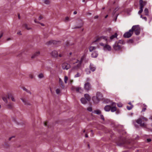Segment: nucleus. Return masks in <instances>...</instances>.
<instances>
[{
  "mask_svg": "<svg viewBox=\"0 0 152 152\" xmlns=\"http://www.w3.org/2000/svg\"><path fill=\"white\" fill-rule=\"evenodd\" d=\"M113 48L116 51L121 50L122 48L121 46L119 45L117 42H116L113 45Z\"/></svg>",
  "mask_w": 152,
  "mask_h": 152,
  "instance_id": "obj_5",
  "label": "nucleus"
},
{
  "mask_svg": "<svg viewBox=\"0 0 152 152\" xmlns=\"http://www.w3.org/2000/svg\"><path fill=\"white\" fill-rule=\"evenodd\" d=\"M111 106L109 105H107L104 108V110L106 111H109L110 110Z\"/></svg>",
  "mask_w": 152,
  "mask_h": 152,
  "instance_id": "obj_13",
  "label": "nucleus"
},
{
  "mask_svg": "<svg viewBox=\"0 0 152 152\" xmlns=\"http://www.w3.org/2000/svg\"><path fill=\"white\" fill-rule=\"evenodd\" d=\"M62 68L64 69H68L70 67V65L69 64L65 62L62 65Z\"/></svg>",
  "mask_w": 152,
  "mask_h": 152,
  "instance_id": "obj_6",
  "label": "nucleus"
},
{
  "mask_svg": "<svg viewBox=\"0 0 152 152\" xmlns=\"http://www.w3.org/2000/svg\"><path fill=\"white\" fill-rule=\"evenodd\" d=\"M118 35L117 33H115L114 35H113L111 36L110 37V39L111 40H112L115 38H116Z\"/></svg>",
  "mask_w": 152,
  "mask_h": 152,
  "instance_id": "obj_18",
  "label": "nucleus"
},
{
  "mask_svg": "<svg viewBox=\"0 0 152 152\" xmlns=\"http://www.w3.org/2000/svg\"><path fill=\"white\" fill-rule=\"evenodd\" d=\"M133 32L131 29L129 31L125 32L123 35V37L125 38H128L131 37L133 34Z\"/></svg>",
  "mask_w": 152,
  "mask_h": 152,
  "instance_id": "obj_3",
  "label": "nucleus"
},
{
  "mask_svg": "<svg viewBox=\"0 0 152 152\" xmlns=\"http://www.w3.org/2000/svg\"><path fill=\"white\" fill-rule=\"evenodd\" d=\"M68 79V77L66 76H65L64 77V81L65 83H67V80Z\"/></svg>",
  "mask_w": 152,
  "mask_h": 152,
  "instance_id": "obj_37",
  "label": "nucleus"
},
{
  "mask_svg": "<svg viewBox=\"0 0 152 152\" xmlns=\"http://www.w3.org/2000/svg\"><path fill=\"white\" fill-rule=\"evenodd\" d=\"M83 26V24H81L80 26H76L74 28L75 29L79 28H80Z\"/></svg>",
  "mask_w": 152,
  "mask_h": 152,
  "instance_id": "obj_46",
  "label": "nucleus"
},
{
  "mask_svg": "<svg viewBox=\"0 0 152 152\" xmlns=\"http://www.w3.org/2000/svg\"><path fill=\"white\" fill-rule=\"evenodd\" d=\"M100 40V38H98L96 39L95 41V42H96L99 41Z\"/></svg>",
  "mask_w": 152,
  "mask_h": 152,
  "instance_id": "obj_54",
  "label": "nucleus"
},
{
  "mask_svg": "<svg viewBox=\"0 0 152 152\" xmlns=\"http://www.w3.org/2000/svg\"><path fill=\"white\" fill-rule=\"evenodd\" d=\"M133 107V105H131V106H126V108L128 110H131V109H132V108Z\"/></svg>",
  "mask_w": 152,
  "mask_h": 152,
  "instance_id": "obj_33",
  "label": "nucleus"
},
{
  "mask_svg": "<svg viewBox=\"0 0 152 152\" xmlns=\"http://www.w3.org/2000/svg\"><path fill=\"white\" fill-rule=\"evenodd\" d=\"M58 56H59V57H62V56H63V55H62V54H59V55H58Z\"/></svg>",
  "mask_w": 152,
  "mask_h": 152,
  "instance_id": "obj_64",
  "label": "nucleus"
},
{
  "mask_svg": "<svg viewBox=\"0 0 152 152\" xmlns=\"http://www.w3.org/2000/svg\"><path fill=\"white\" fill-rule=\"evenodd\" d=\"M65 20L66 21H68L69 20V18L68 17H66L65 18Z\"/></svg>",
  "mask_w": 152,
  "mask_h": 152,
  "instance_id": "obj_53",
  "label": "nucleus"
},
{
  "mask_svg": "<svg viewBox=\"0 0 152 152\" xmlns=\"http://www.w3.org/2000/svg\"><path fill=\"white\" fill-rule=\"evenodd\" d=\"M34 21L35 23H39V22H38L37 21V20L36 19H34Z\"/></svg>",
  "mask_w": 152,
  "mask_h": 152,
  "instance_id": "obj_56",
  "label": "nucleus"
},
{
  "mask_svg": "<svg viewBox=\"0 0 152 152\" xmlns=\"http://www.w3.org/2000/svg\"><path fill=\"white\" fill-rule=\"evenodd\" d=\"M23 90L26 91L27 92L29 90H28L25 87H23Z\"/></svg>",
  "mask_w": 152,
  "mask_h": 152,
  "instance_id": "obj_47",
  "label": "nucleus"
},
{
  "mask_svg": "<svg viewBox=\"0 0 152 152\" xmlns=\"http://www.w3.org/2000/svg\"><path fill=\"white\" fill-rule=\"evenodd\" d=\"M104 49L105 50L110 51L111 49V48L109 45L105 44L104 46Z\"/></svg>",
  "mask_w": 152,
  "mask_h": 152,
  "instance_id": "obj_11",
  "label": "nucleus"
},
{
  "mask_svg": "<svg viewBox=\"0 0 152 152\" xmlns=\"http://www.w3.org/2000/svg\"><path fill=\"white\" fill-rule=\"evenodd\" d=\"M8 98V95L6 96V97H3L2 98L3 100L6 103L7 102V98Z\"/></svg>",
  "mask_w": 152,
  "mask_h": 152,
  "instance_id": "obj_29",
  "label": "nucleus"
},
{
  "mask_svg": "<svg viewBox=\"0 0 152 152\" xmlns=\"http://www.w3.org/2000/svg\"><path fill=\"white\" fill-rule=\"evenodd\" d=\"M60 90L58 88L56 89V92L57 94H59L60 93Z\"/></svg>",
  "mask_w": 152,
  "mask_h": 152,
  "instance_id": "obj_41",
  "label": "nucleus"
},
{
  "mask_svg": "<svg viewBox=\"0 0 152 152\" xmlns=\"http://www.w3.org/2000/svg\"><path fill=\"white\" fill-rule=\"evenodd\" d=\"M92 99L94 102L95 103H97L99 101V99L96 96H93Z\"/></svg>",
  "mask_w": 152,
  "mask_h": 152,
  "instance_id": "obj_8",
  "label": "nucleus"
},
{
  "mask_svg": "<svg viewBox=\"0 0 152 152\" xmlns=\"http://www.w3.org/2000/svg\"><path fill=\"white\" fill-rule=\"evenodd\" d=\"M87 110L89 112H91L92 111V107H89L87 108Z\"/></svg>",
  "mask_w": 152,
  "mask_h": 152,
  "instance_id": "obj_44",
  "label": "nucleus"
},
{
  "mask_svg": "<svg viewBox=\"0 0 152 152\" xmlns=\"http://www.w3.org/2000/svg\"><path fill=\"white\" fill-rule=\"evenodd\" d=\"M44 2L46 4H48L50 3V1L48 0H45L44 1Z\"/></svg>",
  "mask_w": 152,
  "mask_h": 152,
  "instance_id": "obj_38",
  "label": "nucleus"
},
{
  "mask_svg": "<svg viewBox=\"0 0 152 152\" xmlns=\"http://www.w3.org/2000/svg\"><path fill=\"white\" fill-rule=\"evenodd\" d=\"M101 38L104 39L106 40H107V37L106 36H102L101 37Z\"/></svg>",
  "mask_w": 152,
  "mask_h": 152,
  "instance_id": "obj_45",
  "label": "nucleus"
},
{
  "mask_svg": "<svg viewBox=\"0 0 152 152\" xmlns=\"http://www.w3.org/2000/svg\"><path fill=\"white\" fill-rule=\"evenodd\" d=\"M82 63V61H80L79 63L77 65V66L73 67V69H77L81 66Z\"/></svg>",
  "mask_w": 152,
  "mask_h": 152,
  "instance_id": "obj_10",
  "label": "nucleus"
},
{
  "mask_svg": "<svg viewBox=\"0 0 152 152\" xmlns=\"http://www.w3.org/2000/svg\"><path fill=\"white\" fill-rule=\"evenodd\" d=\"M3 33L1 32L0 35V39L2 37L3 35Z\"/></svg>",
  "mask_w": 152,
  "mask_h": 152,
  "instance_id": "obj_57",
  "label": "nucleus"
},
{
  "mask_svg": "<svg viewBox=\"0 0 152 152\" xmlns=\"http://www.w3.org/2000/svg\"><path fill=\"white\" fill-rule=\"evenodd\" d=\"M80 73L78 72H77V73L75 75V77H80Z\"/></svg>",
  "mask_w": 152,
  "mask_h": 152,
  "instance_id": "obj_40",
  "label": "nucleus"
},
{
  "mask_svg": "<svg viewBox=\"0 0 152 152\" xmlns=\"http://www.w3.org/2000/svg\"><path fill=\"white\" fill-rule=\"evenodd\" d=\"M146 110V108H143L142 110V112L145 111Z\"/></svg>",
  "mask_w": 152,
  "mask_h": 152,
  "instance_id": "obj_55",
  "label": "nucleus"
},
{
  "mask_svg": "<svg viewBox=\"0 0 152 152\" xmlns=\"http://www.w3.org/2000/svg\"><path fill=\"white\" fill-rule=\"evenodd\" d=\"M18 18L19 19H20V16L19 14H18Z\"/></svg>",
  "mask_w": 152,
  "mask_h": 152,
  "instance_id": "obj_63",
  "label": "nucleus"
},
{
  "mask_svg": "<svg viewBox=\"0 0 152 152\" xmlns=\"http://www.w3.org/2000/svg\"><path fill=\"white\" fill-rule=\"evenodd\" d=\"M94 113L97 114H100L101 113V111L100 110H96L94 111Z\"/></svg>",
  "mask_w": 152,
  "mask_h": 152,
  "instance_id": "obj_28",
  "label": "nucleus"
},
{
  "mask_svg": "<svg viewBox=\"0 0 152 152\" xmlns=\"http://www.w3.org/2000/svg\"><path fill=\"white\" fill-rule=\"evenodd\" d=\"M21 100L25 104V105H30V104L27 102V101L25 99H21Z\"/></svg>",
  "mask_w": 152,
  "mask_h": 152,
  "instance_id": "obj_23",
  "label": "nucleus"
},
{
  "mask_svg": "<svg viewBox=\"0 0 152 152\" xmlns=\"http://www.w3.org/2000/svg\"><path fill=\"white\" fill-rule=\"evenodd\" d=\"M99 44L101 46H103L104 48V46L105 44H103L102 43H100Z\"/></svg>",
  "mask_w": 152,
  "mask_h": 152,
  "instance_id": "obj_48",
  "label": "nucleus"
},
{
  "mask_svg": "<svg viewBox=\"0 0 152 152\" xmlns=\"http://www.w3.org/2000/svg\"><path fill=\"white\" fill-rule=\"evenodd\" d=\"M91 86L89 82H87L84 84V88L85 90L88 91L91 89Z\"/></svg>",
  "mask_w": 152,
  "mask_h": 152,
  "instance_id": "obj_4",
  "label": "nucleus"
},
{
  "mask_svg": "<svg viewBox=\"0 0 152 152\" xmlns=\"http://www.w3.org/2000/svg\"><path fill=\"white\" fill-rule=\"evenodd\" d=\"M84 96L85 99L88 101H90L91 100V98L90 96L88 94H85L84 95Z\"/></svg>",
  "mask_w": 152,
  "mask_h": 152,
  "instance_id": "obj_15",
  "label": "nucleus"
},
{
  "mask_svg": "<svg viewBox=\"0 0 152 152\" xmlns=\"http://www.w3.org/2000/svg\"><path fill=\"white\" fill-rule=\"evenodd\" d=\"M59 83L61 84L62 87H64V85H63V83L60 79H59Z\"/></svg>",
  "mask_w": 152,
  "mask_h": 152,
  "instance_id": "obj_39",
  "label": "nucleus"
},
{
  "mask_svg": "<svg viewBox=\"0 0 152 152\" xmlns=\"http://www.w3.org/2000/svg\"><path fill=\"white\" fill-rule=\"evenodd\" d=\"M80 61L79 60H77V61L75 63H79Z\"/></svg>",
  "mask_w": 152,
  "mask_h": 152,
  "instance_id": "obj_60",
  "label": "nucleus"
},
{
  "mask_svg": "<svg viewBox=\"0 0 152 152\" xmlns=\"http://www.w3.org/2000/svg\"><path fill=\"white\" fill-rule=\"evenodd\" d=\"M116 109H117V108H116V107L115 106L113 107H111L110 110L112 112H115L116 111Z\"/></svg>",
  "mask_w": 152,
  "mask_h": 152,
  "instance_id": "obj_25",
  "label": "nucleus"
},
{
  "mask_svg": "<svg viewBox=\"0 0 152 152\" xmlns=\"http://www.w3.org/2000/svg\"><path fill=\"white\" fill-rule=\"evenodd\" d=\"M98 17H99V16L98 15H96V16H95V17H94V18L95 19H97L98 18Z\"/></svg>",
  "mask_w": 152,
  "mask_h": 152,
  "instance_id": "obj_58",
  "label": "nucleus"
},
{
  "mask_svg": "<svg viewBox=\"0 0 152 152\" xmlns=\"http://www.w3.org/2000/svg\"><path fill=\"white\" fill-rule=\"evenodd\" d=\"M142 19H144L145 21L147 20V18L145 17H143L142 18Z\"/></svg>",
  "mask_w": 152,
  "mask_h": 152,
  "instance_id": "obj_59",
  "label": "nucleus"
},
{
  "mask_svg": "<svg viewBox=\"0 0 152 152\" xmlns=\"http://www.w3.org/2000/svg\"><path fill=\"white\" fill-rule=\"evenodd\" d=\"M38 77L39 78H42L44 76H43V74L42 73H40Z\"/></svg>",
  "mask_w": 152,
  "mask_h": 152,
  "instance_id": "obj_34",
  "label": "nucleus"
},
{
  "mask_svg": "<svg viewBox=\"0 0 152 152\" xmlns=\"http://www.w3.org/2000/svg\"><path fill=\"white\" fill-rule=\"evenodd\" d=\"M51 56L53 58H56L58 56V53L56 51L54 50L52 51L50 53Z\"/></svg>",
  "mask_w": 152,
  "mask_h": 152,
  "instance_id": "obj_7",
  "label": "nucleus"
},
{
  "mask_svg": "<svg viewBox=\"0 0 152 152\" xmlns=\"http://www.w3.org/2000/svg\"><path fill=\"white\" fill-rule=\"evenodd\" d=\"M131 29L133 32L134 31L136 35H138L140 34V28L139 25H137L133 26Z\"/></svg>",
  "mask_w": 152,
  "mask_h": 152,
  "instance_id": "obj_1",
  "label": "nucleus"
},
{
  "mask_svg": "<svg viewBox=\"0 0 152 152\" xmlns=\"http://www.w3.org/2000/svg\"><path fill=\"white\" fill-rule=\"evenodd\" d=\"M96 96L100 99H102V95L100 92H97L96 94Z\"/></svg>",
  "mask_w": 152,
  "mask_h": 152,
  "instance_id": "obj_9",
  "label": "nucleus"
},
{
  "mask_svg": "<svg viewBox=\"0 0 152 152\" xmlns=\"http://www.w3.org/2000/svg\"><path fill=\"white\" fill-rule=\"evenodd\" d=\"M22 26L25 27L27 30H29L31 29V28L28 27V25L26 23H24L23 24Z\"/></svg>",
  "mask_w": 152,
  "mask_h": 152,
  "instance_id": "obj_20",
  "label": "nucleus"
},
{
  "mask_svg": "<svg viewBox=\"0 0 152 152\" xmlns=\"http://www.w3.org/2000/svg\"><path fill=\"white\" fill-rule=\"evenodd\" d=\"M117 43H120L121 44H125V42L123 40H120L118 41V42Z\"/></svg>",
  "mask_w": 152,
  "mask_h": 152,
  "instance_id": "obj_31",
  "label": "nucleus"
},
{
  "mask_svg": "<svg viewBox=\"0 0 152 152\" xmlns=\"http://www.w3.org/2000/svg\"><path fill=\"white\" fill-rule=\"evenodd\" d=\"M86 72L87 74H88L90 73V71L89 70V69H86Z\"/></svg>",
  "mask_w": 152,
  "mask_h": 152,
  "instance_id": "obj_42",
  "label": "nucleus"
},
{
  "mask_svg": "<svg viewBox=\"0 0 152 152\" xmlns=\"http://www.w3.org/2000/svg\"><path fill=\"white\" fill-rule=\"evenodd\" d=\"M48 123L47 122L44 123V125L45 126H47V125Z\"/></svg>",
  "mask_w": 152,
  "mask_h": 152,
  "instance_id": "obj_61",
  "label": "nucleus"
},
{
  "mask_svg": "<svg viewBox=\"0 0 152 152\" xmlns=\"http://www.w3.org/2000/svg\"><path fill=\"white\" fill-rule=\"evenodd\" d=\"M117 105L118 107H122L123 104L122 103H119L117 104Z\"/></svg>",
  "mask_w": 152,
  "mask_h": 152,
  "instance_id": "obj_36",
  "label": "nucleus"
},
{
  "mask_svg": "<svg viewBox=\"0 0 152 152\" xmlns=\"http://www.w3.org/2000/svg\"><path fill=\"white\" fill-rule=\"evenodd\" d=\"M11 98L13 102H15V100L14 98L12 95L10 93H9L8 94V98L10 99Z\"/></svg>",
  "mask_w": 152,
  "mask_h": 152,
  "instance_id": "obj_16",
  "label": "nucleus"
},
{
  "mask_svg": "<svg viewBox=\"0 0 152 152\" xmlns=\"http://www.w3.org/2000/svg\"><path fill=\"white\" fill-rule=\"evenodd\" d=\"M144 12L145 15L148 16L149 15L148 10L147 8H145V9L144 10Z\"/></svg>",
  "mask_w": 152,
  "mask_h": 152,
  "instance_id": "obj_22",
  "label": "nucleus"
},
{
  "mask_svg": "<svg viewBox=\"0 0 152 152\" xmlns=\"http://www.w3.org/2000/svg\"><path fill=\"white\" fill-rule=\"evenodd\" d=\"M144 120L146 121H148V119L145 117L142 116L141 118H140L136 120V122L138 124H140V126L142 127H146L147 126L146 124L144 123H142V120Z\"/></svg>",
  "mask_w": 152,
  "mask_h": 152,
  "instance_id": "obj_2",
  "label": "nucleus"
},
{
  "mask_svg": "<svg viewBox=\"0 0 152 152\" xmlns=\"http://www.w3.org/2000/svg\"><path fill=\"white\" fill-rule=\"evenodd\" d=\"M140 10L139 11L138 13L139 14H140L143 11V9L140 8Z\"/></svg>",
  "mask_w": 152,
  "mask_h": 152,
  "instance_id": "obj_43",
  "label": "nucleus"
},
{
  "mask_svg": "<svg viewBox=\"0 0 152 152\" xmlns=\"http://www.w3.org/2000/svg\"><path fill=\"white\" fill-rule=\"evenodd\" d=\"M98 54L97 53V52L96 51H94L91 54V56L92 57L94 58H96Z\"/></svg>",
  "mask_w": 152,
  "mask_h": 152,
  "instance_id": "obj_14",
  "label": "nucleus"
},
{
  "mask_svg": "<svg viewBox=\"0 0 152 152\" xmlns=\"http://www.w3.org/2000/svg\"><path fill=\"white\" fill-rule=\"evenodd\" d=\"M100 117H101V119H102V120H103L104 121V117L102 115H101Z\"/></svg>",
  "mask_w": 152,
  "mask_h": 152,
  "instance_id": "obj_49",
  "label": "nucleus"
},
{
  "mask_svg": "<svg viewBox=\"0 0 152 152\" xmlns=\"http://www.w3.org/2000/svg\"><path fill=\"white\" fill-rule=\"evenodd\" d=\"M80 101L81 103L84 104H86L87 103L86 99L84 98H81L80 99Z\"/></svg>",
  "mask_w": 152,
  "mask_h": 152,
  "instance_id": "obj_19",
  "label": "nucleus"
},
{
  "mask_svg": "<svg viewBox=\"0 0 152 152\" xmlns=\"http://www.w3.org/2000/svg\"><path fill=\"white\" fill-rule=\"evenodd\" d=\"M134 42V41L132 39H129L127 41V42L129 44L133 43Z\"/></svg>",
  "mask_w": 152,
  "mask_h": 152,
  "instance_id": "obj_30",
  "label": "nucleus"
},
{
  "mask_svg": "<svg viewBox=\"0 0 152 152\" xmlns=\"http://www.w3.org/2000/svg\"><path fill=\"white\" fill-rule=\"evenodd\" d=\"M43 17L41 16H40L38 18V20H40L41 19L43 18Z\"/></svg>",
  "mask_w": 152,
  "mask_h": 152,
  "instance_id": "obj_52",
  "label": "nucleus"
},
{
  "mask_svg": "<svg viewBox=\"0 0 152 152\" xmlns=\"http://www.w3.org/2000/svg\"><path fill=\"white\" fill-rule=\"evenodd\" d=\"M118 10V7H116V8H115L113 11V15H114L115 14L117 10Z\"/></svg>",
  "mask_w": 152,
  "mask_h": 152,
  "instance_id": "obj_35",
  "label": "nucleus"
},
{
  "mask_svg": "<svg viewBox=\"0 0 152 152\" xmlns=\"http://www.w3.org/2000/svg\"><path fill=\"white\" fill-rule=\"evenodd\" d=\"M39 23L42 26H45V25L43 23H40V22H39Z\"/></svg>",
  "mask_w": 152,
  "mask_h": 152,
  "instance_id": "obj_62",
  "label": "nucleus"
},
{
  "mask_svg": "<svg viewBox=\"0 0 152 152\" xmlns=\"http://www.w3.org/2000/svg\"><path fill=\"white\" fill-rule=\"evenodd\" d=\"M90 69L92 72L94 71L96 69V68L94 67H93L91 64H90Z\"/></svg>",
  "mask_w": 152,
  "mask_h": 152,
  "instance_id": "obj_26",
  "label": "nucleus"
},
{
  "mask_svg": "<svg viewBox=\"0 0 152 152\" xmlns=\"http://www.w3.org/2000/svg\"><path fill=\"white\" fill-rule=\"evenodd\" d=\"M13 105L11 104H8L7 105V108L11 109L12 108Z\"/></svg>",
  "mask_w": 152,
  "mask_h": 152,
  "instance_id": "obj_27",
  "label": "nucleus"
},
{
  "mask_svg": "<svg viewBox=\"0 0 152 152\" xmlns=\"http://www.w3.org/2000/svg\"><path fill=\"white\" fill-rule=\"evenodd\" d=\"M140 5V8L143 9L144 6H145L146 4V2L145 1H144L143 2L139 3Z\"/></svg>",
  "mask_w": 152,
  "mask_h": 152,
  "instance_id": "obj_17",
  "label": "nucleus"
},
{
  "mask_svg": "<svg viewBox=\"0 0 152 152\" xmlns=\"http://www.w3.org/2000/svg\"><path fill=\"white\" fill-rule=\"evenodd\" d=\"M75 89L77 92L81 93L83 91L82 89L80 87H76Z\"/></svg>",
  "mask_w": 152,
  "mask_h": 152,
  "instance_id": "obj_21",
  "label": "nucleus"
},
{
  "mask_svg": "<svg viewBox=\"0 0 152 152\" xmlns=\"http://www.w3.org/2000/svg\"><path fill=\"white\" fill-rule=\"evenodd\" d=\"M55 41H54L51 40V41H50L48 42H47L46 44L47 45H49L52 44H54L55 43Z\"/></svg>",
  "mask_w": 152,
  "mask_h": 152,
  "instance_id": "obj_24",
  "label": "nucleus"
},
{
  "mask_svg": "<svg viewBox=\"0 0 152 152\" xmlns=\"http://www.w3.org/2000/svg\"><path fill=\"white\" fill-rule=\"evenodd\" d=\"M96 48L94 46H91L89 48V51L90 52H91L93 51V50Z\"/></svg>",
  "mask_w": 152,
  "mask_h": 152,
  "instance_id": "obj_32",
  "label": "nucleus"
},
{
  "mask_svg": "<svg viewBox=\"0 0 152 152\" xmlns=\"http://www.w3.org/2000/svg\"><path fill=\"white\" fill-rule=\"evenodd\" d=\"M147 142H151V139H147Z\"/></svg>",
  "mask_w": 152,
  "mask_h": 152,
  "instance_id": "obj_51",
  "label": "nucleus"
},
{
  "mask_svg": "<svg viewBox=\"0 0 152 152\" xmlns=\"http://www.w3.org/2000/svg\"><path fill=\"white\" fill-rule=\"evenodd\" d=\"M116 111V114H118L120 113V112L119 110H117L116 109V111Z\"/></svg>",
  "mask_w": 152,
  "mask_h": 152,
  "instance_id": "obj_50",
  "label": "nucleus"
},
{
  "mask_svg": "<svg viewBox=\"0 0 152 152\" xmlns=\"http://www.w3.org/2000/svg\"><path fill=\"white\" fill-rule=\"evenodd\" d=\"M40 54V52L39 51H37L34 53L31 56L32 58H35L36 57L38 56Z\"/></svg>",
  "mask_w": 152,
  "mask_h": 152,
  "instance_id": "obj_12",
  "label": "nucleus"
}]
</instances>
